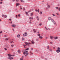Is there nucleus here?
I'll return each mask as SVG.
<instances>
[{
	"label": "nucleus",
	"mask_w": 60,
	"mask_h": 60,
	"mask_svg": "<svg viewBox=\"0 0 60 60\" xmlns=\"http://www.w3.org/2000/svg\"><path fill=\"white\" fill-rule=\"evenodd\" d=\"M50 43H51V44H52L53 43H52V42H50Z\"/></svg>",
	"instance_id": "obj_48"
},
{
	"label": "nucleus",
	"mask_w": 60,
	"mask_h": 60,
	"mask_svg": "<svg viewBox=\"0 0 60 60\" xmlns=\"http://www.w3.org/2000/svg\"><path fill=\"white\" fill-rule=\"evenodd\" d=\"M23 36H26L27 35V33L26 32L24 33L23 34Z\"/></svg>",
	"instance_id": "obj_4"
},
{
	"label": "nucleus",
	"mask_w": 60,
	"mask_h": 60,
	"mask_svg": "<svg viewBox=\"0 0 60 60\" xmlns=\"http://www.w3.org/2000/svg\"><path fill=\"white\" fill-rule=\"evenodd\" d=\"M16 18H18V15H16Z\"/></svg>",
	"instance_id": "obj_46"
},
{
	"label": "nucleus",
	"mask_w": 60,
	"mask_h": 60,
	"mask_svg": "<svg viewBox=\"0 0 60 60\" xmlns=\"http://www.w3.org/2000/svg\"><path fill=\"white\" fill-rule=\"evenodd\" d=\"M55 8H56V9H57V10H58L59 8H58V7H55Z\"/></svg>",
	"instance_id": "obj_23"
},
{
	"label": "nucleus",
	"mask_w": 60,
	"mask_h": 60,
	"mask_svg": "<svg viewBox=\"0 0 60 60\" xmlns=\"http://www.w3.org/2000/svg\"><path fill=\"white\" fill-rule=\"evenodd\" d=\"M35 51H36V52H37V51H38V50L36 49L35 50Z\"/></svg>",
	"instance_id": "obj_35"
},
{
	"label": "nucleus",
	"mask_w": 60,
	"mask_h": 60,
	"mask_svg": "<svg viewBox=\"0 0 60 60\" xmlns=\"http://www.w3.org/2000/svg\"><path fill=\"white\" fill-rule=\"evenodd\" d=\"M51 20H52V22H54V20L53 19H52Z\"/></svg>",
	"instance_id": "obj_22"
},
{
	"label": "nucleus",
	"mask_w": 60,
	"mask_h": 60,
	"mask_svg": "<svg viewBox=\"0 0 60 60\" xmlns=\"http://www.w3.org/2000/svg\"><path fill=\"white\" fill-rule=\"evenodd\" d=\"M40 13H41V14H42V11H41L40 12Z\"/></svg>",
	"instance_id": "obj_55"
},
{
	"label": "nucleus",
	"mask_w": 60,
	"mask_h": 60,
	"mask_svg": "<svg viewBox=\"0 0 60 60\" xmlns=\"http://www.w3.org/2000/svg\"><path fill=\"white\" fill-rule=\"evenodd\" d=\"M18 53H20V50H19L18 51Z\"/></svg>",
	"instance_id": "obj_18"
},
{
	"label": "nucleus",
	"mask_w": 60,
	"mask_h": 60,
	"mask_svg": "<svg viewBox=\"0 0 60 60\" xmlns=\"http://www.w3.org/2000/svg\"><path fill=\"white\" fill-rule=\"evenodd\" d=\"M37 35L38 36H40V34L38 33L37 34Z\"/></svg>",
	"instance_id": "obj_17"
},
{
	"label": "nucleus",
	"mask_w": 60,
	"mask_h": 60,
	"mask_svg": "<svg viewBox=\"0 0 60 60\" xmlns=\"http://www.w3.org/2000/svg\"><path fill=\"white\" fill-rule=\"evenodd\" d=\"M52 15H53V16H55V15H54V14Z\"/></svg>",
	"instance_id": "obj_61"
},
{
	"label": "nucleus",
	"mask_w": 60,
	"mask_h": 60,
	"mask_svg": "<svg viewBox=\"0 0 60 60\" xmlns=\"http://www.w3.org/2000/svg\"><path fill=\"white\" fill-rule=\"evenodd\" d=\"M47 5H48L47 7L48 8H49V7H50V6H49V5H48V4H47Z\"/></svg>",
	"instance_id": "obj_19"
},
{
	"label": "nucleus",
	"mask_w": 60,
	"mask_h": 60,
	"mask_svg": "<svg viewBox=\"0 0 60 60\" xmlns=\"http://www.w3.org/2000/svg\"><path fill=\"white\" fill-rule=\"evenodd\" d=\"M24 43L26 45H23V46H29L30 45L29 44H30V42L28 43L26 42H25Z\"/></svg>",
	"instance_id": "obj_1"
},
{
	"label": "nucleus",
	"mask_w": 60,
	"mask_h": 60,
	"mask_svg": "<svg viewBox=\"0 0 60 60\" xmlns=\"http://www.w3.org/2000/svg\"><path fill=\"white\" fill-rule=\"evenodd\" d=\"M39 40V38H36V41H38Z\"/></svg>",
	"instance_id": "obj_24"
},
{
	"label": "nucleus",
	"mask_w": 60,
	"mask_h": 60,
	"mask_svg": "<svg viewBox=\"0 0 60 60\" xmlns=\"http://www.w3.org/2000/svg\"><path fill=\"white\" fill-rule=\"evenodd\" d=\"M45 28L47 30H48V29H47V28H46V26L45 27Z\"/></svg>",
	"instance_id": "obj_32"
},
{
	"label": "nucleus",
	"mask_w": 60,
	"mask_h": 60,
	"mask_svg": "<svg viewBox=\"0 0 60 60\" xmlns=\"http://www.w3.org/2000/svg\"><path fill=\"white\" fill-rule=\"evenodd\" d=\"M31 50H33V49H33V48H31Z\"/></svg>",
	"instance_id": "obj_38"
},
{
	"label": "nucleus",
	"mask_w": 60,
	"mask_h": 60,
	"mask_svg": "<svg viewBox=\"0 0 60 60\" xmlns=\"http://www.w3.org/2000/svg\"><path fill=\"white\" fill-rule=\"evenodd\" d=\"M50 38L51 39H52L53 38V37L52 36H50Z\"/></svg>",
	"instance_id": "obj_11"
},
{
	"label": "nucleus",
	"mask_w": 60,
	"mask_h": 60,
	"mask_svg": "<svg viewBox=\"0 0 60 60\" xmlns=\"http://www.w3.org/2000/svg\"><path fill=\"white\" fill-rule=\"evenodd\" d=\"M47 49H49V45L47 46Z\"/></svg>",
	"instance_id": "obj_21"
},
{
	"label": "nucleus",
	"mask_w": 60,
	"mask_h": 60,
	"mask_svg": "<svg viewBox=\"0 0 60 60\" xmlns=\"http://www.w3.org/2000/svg\"><path fill=\"white\" fill-rule=\"evenodd\" d=\"M35 11H37L38 10H35Z\"/></svg>",
	"instance_id": "obj_60"
},
{
	"label": "nucleus",
	"mask_w": 60,
	"mask_h": 60,
	"mask_svg": "<svg viewBox=\"0 0 60 60\" xmlns=\"http://www.w3.org/2000/svg\"><path fill=\"white\" fill-rule=\"evenodd\" d=\"M58 10H59V11H60V7L59 8Z\"/></svg>",
	"instance_id": "obj_34"
},
{
	"label": "nucleus",
	"mask_w": 60,
	"mask_h": 60,
	"mask_svg": "<svg viewBox=\"0 0 60 60\" xmlns=\"http://www.w3.org/2000/svg\"><path fill=\"white\" fill-rule=\"evenodd\" d=\"M30 55H32L33 54V53H32V52H30Z\"/></svg>",
	"instance_id": "obj_33"
},
{
	"label": "nucleus",
	"mask_w": 60,
	"mask_h": 60,
	"mask_svg": "<svg viewBox=\"0 0 60 60\" xmlns=\"http://www.w3.org/2000/svg\"><path fill=\"white\" fill-rule=\"evenodd\" d=\"M11 26L13 27H15V26H16V25H15L14 24H13L11 25Z\"/></svg>",
	"instance_id": "obj_9"
},
{
	"label": "nucleus",
	"mask_w": 60,
	"mask_h": 60,
	"mask_svg": "<svg viewBox=\"0 0 60 60\" xmlns=\"http://www.w3.org/2000/svg\"><path fill=\"white\" fill-rule=\"evenodd\" d=\"M2 17H4V15H2Z\"/></svg>",
	"instance_id": "obj_50"
},
{
	"label": "nucleus",
	"mask_w": 60,
	"mask_h": 60,
	"mask_svg": "<svg viewBox=\"0 0 60 60\" xmlns=\"http://www.w3.org/2000/svg\"><path fill=\"white\" fill-rule=\"evenodd\" d=\"M20 60H23V58H20Z\"/></svg>",
	"instance_id": "obj_26"
},
{
	"label": "nucleus",
	"mask_w": 60,
	"mask_h": 60,
	"mask_svg": "<svg viewBox=\"0 0 60 60\" xmlns=\"http://www.w3.org/2000/svg\"><path fill=\"white\" fill-rule=\"evenodd\" d=\"M2 2H1L0 3V4H2Z\"/></svg>",
	"instance_id": "obj_47"
},
{
	"label": "nucleus",
	"mask_w": 60,
	"mask_h": 60,
	"mask_svg": "<svg viewBox=\"0 0 60 60\" xmlns=\"http://www.w3.org/2000/svg\"><path fill=\"white\" fill-rule=\"evenodd\" d=\"M26 50H29V48H27L26 49Z\"/></svg>",
	"instance_id": "obj_31"
},
{
	"label": "nucleus",
	"mask_w": 60,
	"mask_h": 60,
	"mask_svg": "<svg viewBox=\"0 0 60 60\" xmlns=\"http://www.w3.org/2000/svg\"><path fill=\"white\" fill-rule=\"evenodd\" d=\"M16 1L17 2H19V0H16Z\"/></svg>",
	"instance_id": "obj_51"
},
{
	"label": "nucleus",
	"mask_w": 60,
	"mask_h": 60,
	"mask_svg": "<svg viewBox=\"0 0 60 60\" xmlns=\"http://www.w3.org/2000/svg\"><path fill=\"white\" fill-rule=\"evenodd\" d=\"M50 51H52V49H49Z\"/></svg>",
	"instance_id": "obj_36"
},
{
	"label": "nucleus",
	"mask_w": 60,
	"mask_h": 60,
	"mask_svg": "<svg viewBox=\"0 0 60 60\" xmlns=\"http://www.w3.org/2000/svg\"><path fill=\"white\" fill-rule=\"evenodd\" d=\"M17 36L18 37V38H19V36H20V35H19L18 34L17 35Z\"/></svg>",
	"instance_id": "obj_25"
},
{
	"label": "nucleus",
	"mask_w": 60,
	"mask_h": 60,
	"mask_svg": "<svg viewBox=\"0 0 60 60\" xmlns=\"http://www.w3.org/2000/svg\"><path fill=\"white\" fill-rule=\"evenodd\" d=\"M39 25L40 26H41V23L40 24H39Z\"/></svg>",
	"instance_id": "obj_42"
},
{
	"label": "nucleus",
	"mask_w": 60,
	"mask_h": 60,
	"mask_svg": "<svg viewBox=\"0 0 60 60\" xmlns=\"http://www.w3.org/2000/svg\"><path fill=\"white\" fill-rule=\"evenodd\" d=\"M22 41H25V39H24V38H22Z\"/></svg>",
	"instance_id": "obj_20"
},
{
	"label": "nucleus",
	"mask_w": 60,
	"mask_h": 60,
	"mask_svg": "<svg viewBox=\"0 0 60 60\" xmlns=\"http://www.w3.org/2000/svg\"><path fill=\"white\" fill-rule=\"evenodd\" d=\"M11 47H13V46H14V45H11Z\"/></svg>",
	"instance_id": "obj_45"
},
{
	"label": "nucleus",
	"mask_w": 60,
	"mask_h": 60,
	"mask_svg": "<svg viewBox=\"0 0 60 60\" xmlns=\"http://www.w3.org/2000/svg\"><path fill=\"white\" fill-rule=\"evenodd\" d=\"M20 9L21 10H22V8H20Z\"/></svg>",
	"instance_id": "obj_58"
},
{
	"label": "nucleus",
	"mask_w": 60,
	"mask_h": 60,
	"mask_svg": "<svg viewBox=\"0 0 60 60\" xmlns=\"http://www.w3.org/2000/svg\"><path fill=\"white\" fill-rule=\"evenodd\" d=\"M34 33H36V31L35 30H34Z\"/></svg>",
	"instance_id": "obj_52"
},
{
	"label": "nucleus",
	"mask_w": 60,
	"mask_h": 60,
	"mask_svg": "<svg viewBox=\"0 0 60 60\" xmlns=\"http://www.w3.org/2000/svg\"><path fill=\"white\" fill-rule=\"evenodd\" d=\"M31 21H31V20H30V22H29V23H30V24H31V23H32V22H31Z\"/></svg>",
	"instance_id": "obj_28"
},
{
	"label": "nucleus",
	"mask_w": 60,
	"mask_h": 60,
	"mask_svg": "<svg viewBox=\"0 0 60 60\" xmlns=\"http://www.w3.org/2000/svg\"><path fill=\"white\" fill-rule=\"evenodd\" d=\"M58 38L57 37H55L54 39H57Z\"/></svg>",
	"instance_id": "obj_16"
},
{
	"label": "nucleus",
	"mask_w": 60,
	"mask_h": 60,
	"mask_svg": "<svg viewBox=\"0 0 60 60\" xmlns=\"http://www.w3.org/2000/svg\"><path fill=\"white\" fill-rule=\"evenodd\" d=\"M18 16L19 17H20V14H19L18 15Z\"/></svg>",
	"instance_id": "obj_39"
},
{
	"label": "nucleus",
	"mask_w": 60,
	"mask_h": 60,
	"mask_svg": "<svg viewBox=\"0 0 60 60\" xmlns=\"http://www.w3.org/2000/svg\"><path fill=\"white\" fill-rule=\"evenodd\" d=\"M33 31H35V29H34L33 30Z\"/></svg>",
	"instance_id": "obj_63"
},
{
	"label": "nucleus",
	"mask_w": 60,
	"mask_h": 60,
	"mask_svg": "<svg viewBox=\"0 0 60 60\" xmlns=\"http://www.w3.org/2000/svg\"><path fill=\"white\" fill-rule=\"evenodd\" d=\"M9 20H11V19H9Z\"/></svg>",
	"instance_id": "obj_56"
},
{
	"label": "nucleus",
	"mask_w": 60,
	"mask_h": 60,
	"mask_svg": "<svg viewBox=\"0 0 60 60\" xmlns=\"http://www.w3.org/2000/svg\"><path fill=\"white\" fill-rule=\"evenodd\" d=\"M29 19H32L33 20V17H30L29 18Z\"/></svg>",
	"instance_id": "obj_13"
},
{
	"label": "nucleus",
	"mask_w": 60,
	"mask_h": 60,
	"mask_svg": "<svg viewBox=\"0 0 60 60\" xmlns=\"http://www.w3.org/2000/svg\"><path fill=\"white\" fill-rule=\"evenodd\" d=\"M37 11L38 12H39V9H38Z\"/></svg>",
	"instance_id": "obj_37"
},
{
	"label": "nucleus",
	"mask_w": 60,
	"mask_h": 60,
	"mask_svg": "<svg viewBox=\"0 0 60 60\" xmlns=\"http://www.w3.org/2000/svg\"><path fill=\"white\" fill-rule=\"evenodd\" d=\"M48 19L49 20H52V18H51V17H49L48 18Z\"/></svg>",
	"instance_id": "obj_8"
},
{
	"label": "nucleus",
	"mask_w": 60,
	"mask_h": 60,
	"mask_svg": "<svg viewBox=\"0 0 60 60\" xmlns=\"http://www.w3.org/2000/svg\"><path fill=\"white\" fill-rule=\"evenodd\" d=\"M39 39H42L43 38H42V37H41V36H40L39 37Z\"/></svg>",
	"instance_id": "obj_12"
},
{
	"label": "nucleus",
	"mask_w": 60,
	"mask_h": 60,
	"mask_svg": "<svg viewBox=\"0 0 60 60\" xmlns=\"http://www.w3.org/2000/svg\"><path fill=\"white\" fill-rule=\"evenodd\" d=\"M27 55L28 54H26L25 55V56H27Z\"/></svg>",
	"instance_id": "obj_43"
},
{
	"label": "nucleus",
	"mask_w": 60,
	"mask_h": 60,
	"mask_svg": "<svg viewBox=\"0 0 60 60\" xmlns=\"http://www.w3.org/2000/svg\"><path fill=\"white\" fill-rule=\"evenodd\" d=\"M8 39H9V38H6L5 40L6 41H8Z\"/></svg>",
	"instance_id": "obj_29"
},
{
	"label": "nucleus",
	"mask_w": 60,
	"mask_h": 60,
	"mask_svg": "<svg viewBox=\"0 0 60 60\" xmlns=\"http://www.w3.org/2000/svg\"><path fill=\"white\" fill-rule=\"evenodd\" d=\"M25 8H24L23 11H25Z\"/></svg>",
	"instance_id": "obj_54"
},
{
	"label": "nucleus",
	"mask_w": 60,
	"mask_h": 60,
	"mask_svg": "<svg viewBox=\"0 0 60 60\" xmlns=\"http://www.w3.org/2000/svg\"><path fill=\"white\" fill-rule=\"evenodd\" d=\"M39 18H38L37 20H39Z\"/></svg>",
	"instance_id": "obj_62"
},
{
	"label": "nucleus",
	"mask_w": 60,
	"mask_h": 60,
	"mask_svg": "<svg viewBox=\"0 0 60 60\" xmlns=\"http://www.w3.org/2000/svg\"><path fill=\"white\" fill-rule=\"evenodd\" d=\"M53 22L54 24H56V22Z\"/></svg>",
	"instance_id": "obj_49"
},
{
	"label": "nucleus",
	"mask_w": 60,
	"mask_h": 60,
	"mask_svg": "<svg viewBox=\"0 0 60 60\" xmlns=\"http://www.w3.org/2000/svg\"><path fill=\"white\" fill-rule=\"evenodd\" d=\"M26 15H28V13L27 12H26Z\"/></svg>",
	"instance_id": "obj_27"
},
{
	"label": "nucleus",
	"mask_w": 60,
	"mask_h": 60,
	"mask_svg": "<svg viewBox=\"0 0 60 60\" xmlns=\"http://www.w3.org/2000/svg\"><path fill=\"white\" fill-rule=\"evenodd\" d=\"M16 6L17 7V6H19V3H18L16 4Z\"/></svg>",
	"instance_id": "obj_7"
},
{
	"label": "nucleus",
	"mask_w": 60,
	"mask_h": 60,
	"mask_svg": "<svg viewBox=\"0 0 60 60\" xmlns=\"http://www.w3.org/2000/svg\"><path fill=\"white\" fill-rule=\"evenodd\" d=\"M39 18V17L38 16H37L36 17V18L37 19H38Z\"/></svg>",
	"instance_id": "obj_44"
},
{
	"label": "nucleus",
	"mask_w": 60,
	"mask_h": 60,
	"mask_svg": "<svg viewBox=\"0 0 60 60\" xmlns=\"http://www.w3.org/2000/svg\"><path fill=\"white\" fill-rule=\"evenodd\" d=\"M8 59H13V57H8Z\"/></svg>",
	"instance_id": "obj_10"
},
{
	"label": "nucleus",
	"mask_w": 60,
	"mask_h": 60,
	"mask_svg": "<svg viewBox=\"0 0 60 60\" xmlns=\"http://www.w3.org/2000/svg\"><path fill=\"white\" fill-rule=\"evenodd\" d=\"M38 33L39 34V33H40V32H39V31H38Z\"/></svg>",
	"instance_id": "obj_64"
},
{
	"label": "nucleus",
	"mask_w": 60,
	"mask_h": 60,
	"mask_svg": "<svg viewBox=\"0 0 60 60\" xmlns=\"http://www.w3.org/2000/svg\"><path fill=\"white\" fill-rule=\"evenodd\" d=\"M4 37H6V35H5L4 36Z\"/></svg>",
	"instance_id": "obj_53"
},
{
	"label": "nucleus",
	"mask_w": 60,
	"mask_h": 60,
	"mask_svg": "<svg viewBox=\"0 0 60 60\" xmlns=\"http://www.w3.org/2000/svg\"><path fill=\"white\" fill-rule=\"evenodd\" d=\"M22 58H24V56H22Z\"/></svg>",
	"instance_id": "obj_59"
},
{
	"label": "nucleus",
	"mask_w": 60,
	"mask_h": 60,
	"mask_svg": "<svg viewBox=\"0 0 60 60\" xmlns=\"http://www.w3.org/2000/svg\"><path fill=\"white\" fill-rule=\"evenodd\" d=\"M31 43L32 44H34L35 42H34V40H33L31 42Z\"/></svg>",
	"instance_id": "obj_6"
},
{
	"label": "nucleus",
	"mask_w": 60,
	"mask_h": 60,
	"mask_svg": "<svg viewBox=\"0 0 60 60\" xmlns=\"http://www.w3.org/2000/svg\"><path fill=\"white\" fill-rule=\"evenodd\" d=\"M34 14L33 13H32L31 14H30V16H32Z\"/></svg>",
	"instance_id": "obj_14"
},
{
	"label": "nucleus",
	"mask_w": 60,
	"mask_h": 60,
	"mask_svg": "<svg viewBox=\"0 0 60 60\" xmlns=\"http://www.w3.org/2000/svg\"><path fill=\"white\" fill-rule=\"evenodd\" d=\"M4 49H5V50H7V49H6V48H4Z\"/></svg>",
	"instance_id": "obj_41"
},
{
	"label": "nucleus",
	"mask_w": 60,
	"mask_h": 60,
	"mask_svg": "<svg viewBox=\"0 0 60 60\" xmlns=\"http://www.w3.org/2000/svg\"><path fill=\"white\" fill-rule=\"evenodd\" d=\"M4 17H5V18H6L7 17V16L6 15H5L4 16Z\"/></svg>",
	"instance_id": "obj_15"
},
{
	"label": "nucleus",
	"mask_w": 60,
	"mask_h": 60,
	"mask_svg": "<svg viewBox=\"0 0 60 60\" xmlns=\"http://www.w3.org/2000/svg\"><path fill=\"white\" fill-rule=\"evenodd\" d=\"M8 56L9 57H11V56H12V55H11L10 54H8Z\"/></svg>",
	"instance_id": "obj_5"
},
{
	"label": "nucleus",
	"mask_w": 60,
	"mask_h": 60,
	"mask_svg": "<svg viewBox=\"0 0 60 60\" xmlns=\"http://www.w3.org/2000/svg\"><path fill=\"white\" fill-rule=\"evenodd\" d=\"M25 54H26V55H28V52L27 51H24V52H23V54L24 55H25Z\"/></svg>",
	"instance_id": "obj_2"
},
{
	"label": "nucleus",
	"mask_w": 60,
	"mask_h": 60,
	"mask_svg": "<svg viewBox=\"0 0 60 60\" xmlns=\"http://www.w3.org/2000/svg\"><path fill=\"white\" fill-rule=\"evenodd\" d=\"M2 33V31H1L0 32V33Z\"/></svg>",
	"instance_id": "obj_57"
},
{
	"label": "nucleus",
	"mask_w": 60,
	"mask_h": 60,
	"mask_svg": "<svg viewBox=\"0 0 60 60\" xmlns=\"http://www.w3.org/2000/svg\"><path fill=\"white\" fill-rule=\"evenodd\" d=\"M11 43H14V42H13V41H11Z\"/></svg>",
	"instance_id": "obj_40"
},
{
	"label": "nucleus",
	"mask_w": 60,
	"mask_h": 60,
	"mask_svg": "<svg viewBox=\"0 0 60 60\" xmlns=\"http://www.w3.org/2000/svg\"><path fill=\"white\" fill-rule=\"evenodd\" d=\"M57 50H56V52L57 53H59L60 52V48L58 47L57 48Z\"/></svg>",
	"instance_id": "obj_3"
},
{
	"label": "nucleus",
	"mask_w": 60,
	"mask_h": 60,
	"mask_svg": "<svg viewBox=\"0 0 60 60\" xmlns=\"http://www.w3.org/2000/svg\"><path fill=\"white\" fill-rule=\"evenodd\" d=\"M21 2H23V3H24L25 2V1H23V0H21Z\"/></svg>",
	"instance_id": "obj_30"
}]
</instances>
